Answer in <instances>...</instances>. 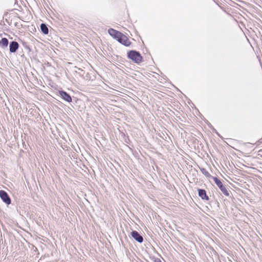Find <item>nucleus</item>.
I'll list each match as a JSON object with an SVG mask.
<instances>
[{
	"label": "nucleus",
	"instance_id": "obj_1",
	"mask_svg": "<svg viewBox=\"0 0 262 262\" xmlns=\"http://www.w3.org/2000/svg\"><path fill=\"white\" fill-rule=\"evenodd\" d=\"M127 56L130 59L136 63H140L142 60V57L140 54L135 51L129 52Z\"/></svg>",
	"mask_w": 262,
	"mask_h": 262
},
{
	"label": "nucleus",
	"instance_id": "obj_2",
	"mask_svg": "<svg viewBox=\"0 0 262 262\" xmlns=\"http://www.w3.org/2000/svg\"><path fill=\"white\" fill-rule=\"evenodd\" d=\"M0 197L2 200L7 204L11 203V200L7 193L4 190H0Z\"/></svg>",
	"mask_w": 262,
	"mask_h": 262
},
{
	"label": "nucleus",
	"instance_id": "obj_3",
	"mask_svg": "<svg viewBox=\"0 0 262 262\" xmlns=\"http://www.w3.org/2000/svg\"><path fill=\"white\" fill-rule=\"evenodd\" d=\"M214 181L216 184V185L220 188L221 190L226 195H228L229 194L228 193L227 190L225 188V187L223 185L222 183L216 178L214 179Z\"/></svg>",
	"mask_w": 262,
	"mask_h": 262
},
{
	"label": "nucleus",
	"instance_id": "obj_4",
	"mask_svg": "<svg viewBox=\"0 0 262 262\" xmlns=\"http://www.w3.org/2000/svg\"><path fill=\"white\" fill-rule=\"evenodd\" d=\"M117 40L126 46H128L130 44V42L127 37L122 34Z\"/></svg>",
	"mask_w": 262,
	"mask_h": 262
},
{
	"label": "nucleus",
	"instance_id": "obj_5",
	"mask_svg": "<svg viewBox=\"0 0 262 262\" xmlns=\"http://www.w3.org/2000/svg\"><path fill=\"white\" fill-rule=\"evenodd\" d=\"M108 32L111 36L116 39L117 40L118 39L121 35L120 32L113 29H108Z\"/></svg>",
	"mask_w": 262,
	"mask_h": 262
},
{
	"label": "nucleus",
	"instance_id": "obj_6",
	"mask_svg": "<svg viewBox=\"0 0 262 262\" xmlns=\"http://www.w3.org/2000/svg\"><path fill=\"white\" fill-rule=\"evenodd\" d=\"M132 236L139 243L143 242V237L136 231H133L131 233Z\"/></svg>",
	"mask_w": 262,
	"mask_h": 262
},
{
	"label": "nucleus",
	"instance_id": "obj_7",
	"mask_svg": "<svg viewBox=\"0 0 262 262\" xmlns=\"http://www.w3.org/2000/svg\"><path fill=\"white\" fill-rule=\"evenodd\" d=\"M59 94L60 96L66 101L70 102L72 101V98L71 96L68 94L66 92L63 91H60Z\"/></svg>",
	"mask_w": 262,
	"mask_h": 262
},
{
	"label": "nucleus",
	"instance_id": "obj_8",
	"mask_svg": "<svg viewBox=\"0 0 262 262\" xmlns=\"http://www.w3.org/2000/svg\"><path fill=\"white\" fill-rule=\"evenodd\" d=\"M18 48V43L17 42L13 41L10 45V51L15 52Z\"/></svg>",
	"mask_w": 262,
	"mask_h": 262
},
{
	"label": "nucleus",
	"instance_id": "obj_9",
	"mask_svg": "<svg viewBox=\"0 0 262 262\" xmlns=\"http://www.w3.org/2000/svg\"><path fill=\"white\" fill-rule=\"evenodd\" d=\"M199 195L203 199H204L206 198L207 200H208V198L206 196V192L204 190L199 189Z\"/></svg>",
	"mask_w": 262,
	"mask_h": 262
},
{
	"label": "nucleus",
	"instance_id": "obj_10",
	"mask_svg": "<svg viewBox=\"0 0 262 262\" xmlns=\"http://www.w3.org/2000/svg\"><path fill=\"white\" fill-rule=\"evenodd\" d=\"M40 29L41 31L45 34H47L48 33V28L47 26L44 24H41L40 25Z\"/></svg>",
	"mask_w": 262,
	"mask_h": 262
},
{
	"label": "nucleus",
	"instance_id": "obj_11",
	"mask_svg": "<svg viewBox=\"0 0 262 262\" xmlns=\"http://www.w3.org/2000/svg\"><path fill=\"white\" fill-rule=\"evenodd\" d=\"M8 44V40L6 38H3L0 41V45L3 46H4V47L7 46Z\"/></svg>",
	"mask_w": 262,
	"mask_h": 262
},
{
	"label": "nucleus",
	"instance_id": "obj_12",
	"mask_svg": "<svg viewBox=\"0 0 262 262\" xmlns=\"http://www.w3.org/2000/svg\"><path fill=\"white\" fill-rule=\"evenodd\" d=\"M155 262H161L160 260L157 259L155 260Z\"/></svg>",
	"mask_w": 262,
	"mask_h": 262
}]
</instances>
